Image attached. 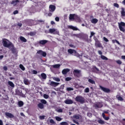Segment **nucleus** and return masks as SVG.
<instances>
[{
	"label": "nucleus",
	"instance_id": "nucleus-1",
	"mask_svg": "<svg viewBox=\"0 0 125 125\" xmlns=\"http://www.w3.org/2000/svg\"><path fill=\"white\" fill-rule=\"evenodd\" d=\"M75 101H76V102H79L81 104H83V103L85 102V100L84 98L82 96H77L75 98Z\"/></svg>",
	"mask_w": 125,
	"mask_h": 125
},
{
	"label": "nucleus",
	"instance_id": "nucleus-2",
	"mask_svg": "<svg viewBox=\"0 0 125 125\" xmlns=\"http://www.w3.org/2000/svg\"><path fill=\"white\" fill-rule=\"evenodd\" d=\"M8 41L7 39H3L2 40V43L3 44V47H7L8 48H9V47H10L11 46V45L13 44L12 43V42H9V43H7V41Z\"/></svg>",
	"mask_w": 125,
	"mask_h": 125
},
{
	"label": "nucleus",
	"instance_id": "nucleus-3",
	"mask_svg": "<svg viewBox=\"0 0 125 125\" xmlns=\"http://www.w3.org/2000/svg\"><path fill=\"white\" fill-rule=\"evenodd\" d=\"M81 71L78 70V69H75L73 71V75L74 76V77H77V78H80V77H81Z\"/></svg>",
	"mask_w": 125,
	"mask_h": 125
},
{
	"label": "nucleus",
	"instance_id": "nucleus-4",
	"mask_svg": "<svg viewBox=\"0 0 125 125\" xmlns=\"http://www.w3.org/2000/svg\"><path fill=\"white\" fill-rule=\"evenodd\" d=\"M9 49L12 51V53L13 54H17V50H16V48L14 47V45L13 44L11 45L9 48Z\"/></svg>",
	"mask_w": 125,
	"mask_h": 125
},
{
	"label": "nucleus",
	"instance_id": "nucleus-5",
	"mask_svg": "<svg viewBox=\"0 0 125 125\" xmlns=\"http://www.w3.org/2000/svg\"><path fill=\"white\" fill-rule=\"evenodd\" d=\"M27 23L29 26H34L35 25H37V21L33 20H28L27 21Z\"/></svg>",
	"mask_w": 125,
	"mask_h": 125
},
{
	"label": "nucleus",
	"instance_id": "nucleus-6",
	"mask_svg": "<svg viewBox=\"0 0 125 125\" xmlns=\"http://www.w3.org/2000/svg\"><path fill=\"white\" fill-rule=\"evenodd\" d=\"M100 88L103 91H104V92H105L106 93H109V92H111V90L108 88H105L102 86H100Z\"/></svg>",
	"mask_w": 125,
	"mask_h": 125
},
{
	"label": "nucleus",
	"instance_id": "nucleus-7",
	"mask_svg": "<svg viewBox=\"0 0 125 125\" xmlns=\"http://www.w3.org/2000/svg\"><path fill=\"white\" fill-rule=\"evenodd\" d=\"M37 54H39L41 56H42L43 57H45L46 56V52L43 51L42 50H39L37 52Z\"/></svg>",
	"mask_w": 125,
	"mask_h": 125
},
{
	"label": "nucleus",
	"instance_id": "nucleus-8",
	"mask_svg": "<svg viewBox=\"0 0 125 125\" xmlns=\"http://www.w3.org/2000/svg\"><path fill=\"white\" fill-rule=\"evenodd\" d=\"M5 115L7 119H13V118H14V115L12 114L11 113L6 112L5 113Z\"/></svg>",
	"mask_w": 125,
	"mask_h": 125
},
{
	"label": "nucleus",
	"instance_id": "nucleus-9",
	"mask_svg": "<svg viewBox=\"0 0 125 125\" xmlns=\"http://www.w3.org/2000/svg\"><path fill=\"white\" fill-rule=\"evenodd\" d=\"M94 107H95L96 109H97V108H102L103 107V104H102L101 102H98L94 104Z\"/></svg>",
	"mask_w": 125,
	"mask_h": 125
},
{
	"label": "nucleus",
	"instance_id": "nucleus-10",
	"mask_svg": "<svg viewBox=\"0 0 125 125\" xmlns=\"http://www.w3.org/2000/svg\"><path fill=\"white\" fill-rule=\"evenodd\" d=\"M56 9V7L54 5H50L49 7V10L50 12H54Z\"/></svg>",
	"mask_w": 125,
	"mask_h": 125
},
{
	"label": "nucleus",
	"instance_id": "nucleus-11",
	"mask_svg": "<svg viewBox=\"0 0 125 125\" xmlns=\"http://www.w3.org/2000/svg\"><path fill=\"white\" fill-rule=\"evenodd\" d=\"M59 84H60V83L54 82L53 81H51L50 83V85H51V86H54V87H56V86H58Z\"/></svg>",
	"mask_w": 125,
	"mask_h": 125
},
{
	"label": "nucleus",
	"instance_id": "nucleus-12",
	"mask_svg": "<svg viewBox=\"0 0 125 125\" xmlns=\"http://www.w3.org/2000/svg\"><path fill=\"white\" fill-rule=\"evenodd\" d=\"M95 45L96 47H102V44L100 42V41H99V40L95 42Z\"/></svg>",
	"mask_w": 125,
	"mask_h": 125
},
{
	"label": "nucleus",
	"instance_id": "nucleus-13",
	"mask_svg": "<svg viewBox=\"0 0 125 125\" xmlns=\"http://www.w3.org/2000/svg\"><path fill=\"white\" fill-rule=\"evenodd\" d=\"M69 71L70 69L69 68L64 69L62 70V75H67V73H69Z\"/></svg>",
	"mask_w": 125,
	"mask_h": 125
},
{
	"label": "nucleus",
	"instance_id": "nucleus-14",
	"mask_svg": "<svg viewBox=\"0 0 125 125\" xmlns=\"http://www.w3.org/2000/svg\"><path fill=\"white\" fill-rule=\"evenodd\" d=\"M47 40H41L39 42V44H42V45H44L45 43L47 42Z\"/></svg>",
	"mask_w": 125,
	"mask_h": 125
},
{
	"label": "nucleus",
	"instance_id": "nucleus-15",
	"mask_svg": "<svg viewBox=\"0 0 125 125\" xmlns=\"http://www.w3.org/2000/svg\"><path fill=\"white\" fill-rule=\"evenodd\" d=\"M64 103H65V104H73V102L72 100L69 99V100H66L64 101Z\"/></svg>",
	"mask_w": 125,
	"mask_h": 125
},
{
	"label": "nucleus",
	"instance_id": "nucleus-16",
	"mask_svg": "<svg viewBox=\"0 0 125 125\" xmlns=\"http://www.w3.org/2000/svg\"><path fill=\"white\" fill-rule=\"evenodd\" d=\"M8 84L10 85V86H11V87H12V88H14V87H15V85L14 84L13 82L11 81H8Z\"/></svg>",
	"mask_w": 125,
	"mask_h": 125
},
{
	"label": "nucleus",
	"instance_id": "nucleus-17",
	"mask_svg": "<svg viewBox=\"0 0 125 125\" xmlns=\"http://www.w3.org/2000/svg\"><path fill=\"white\" fill-rule=\"evenodd\" d=\"M18 2H19V0H13L11 1V3L15 6V5H16Z\"/></svg>",
	"mask_w": 125,
	"mask_h": 125
},
{
	"label": "nucleus",
	"instance_id": "nucleus-18",
	"mask_svg": "<svg viewBox=\"0 0 125 125\" xmlns=\"http://www.w3.org/2000/svg\"><path fill=\"white\" fill-rule=\"evenodd\" d=\"M69 18V20H75V14H70Z\"/></svg>",
	"mask_w": 125,
	"mask_h": 125
},
{
	"label": "nucleus",
	"instance_id": "nucleus-19",
	"mask_svg": "<svg viewBox=\"0 0 125 125\" xmlns=\"http://www.w3.org/2000/svg\"><path fill=\"white\" fill-rule=\"evenodd\" d=\"M74 37H76V38H79V39H81V38H83V34H73Z\"/></svg>",
	"mask_w": 125,
	"mask_h": 125
},
{
	"label": "nucleus",
	"instance_id": "nucleus-20",
	"mask_svg": "<svg viewBox=\"0 0 125 125\" xmlns=\"http://www.w3.org/2000/svg\"><path fill=\"white\" fill-rule=\"evenodd\" d=\"M20 39L21 42H27V39H25L24 37L21 36Z\"/></svg>",
	"mask_w": 125,
	"mask_h": 125
},
{
	"label": "nucleus",
	"instance_id": "nucleus-21",
	"mask_svg": "<svg viewBox=\"0 0 125 125\" xmlns=\"http://www.w3.org/2000/svg\"><path fill=\"white\" fill-rule=\"evenodd\" d=\"M102 117L105 121H109V119H110L109 117H106L105 113H102Z\"/></svg>",
	"mask_w": 125,
	"mask_h": 125
},
{
	"label": "nucleus",
	"instance_id": "nucleus-22",
	"mask_svg": "<svg viewBox=\"0 0 125 125\" xmlns=\"http://www.w3.org/2000/svg\"><path fill=\"white\" fill-rule=\"evenodd\" d=\"M68 28H69V29H71L72 30H73V31H78V28L72 25H69L68 26Z\"/></svg>",
	"mask_w": 125,
	"mask_h": 125
},
{
	"label": "nucleus",
	"instance_id": "nucleus-23",
	"mask_svg": "<svg viewBox=\"0 0 125 125\" xmlns=\"http://www.w3.org/2000/svg\"><path fill=\"white\" fill-rule=\"evenodd\" d=\"M121 14L122 16H123V17L125 16V8H121Z\"/></svg>",
	"mask_w": 125,
	"mask_h": 125
},
{
	"label": "nucleus",
	"instance_id": "nucleus-24",
	"mask_svg": "<svg viewBox=\"0 0 125 125\" xmlns=\"http://www.w3.org/2000/svg\"><path fill=\"white\" fill-rule=\"evenodd\" d=\"M38 107H39V108H40V109H43V108H44V105H43V104H42V103H39L38 104Z\"/></svg>",
	"mask_w": 125,
	"mask_h": 125
},
{
	"label": "nucleus",
	"instance_id": "nucleus-25",
	"mask_svg": "<svg viewBox=\"0 0 125 125\" xmlns=\"http://www.w3.org/2000/svg\"><path fill=\"white\" fill-rule=\"evenodd\" d=\"M38 24H44V21L42 20H38L37 21V25Z\"/></svg>",
	"mask_w": 125,
	"mask_h": 125
},
{
	"label": "nucleus",
	"instance_id": "nucleus-26",
	"mask_svg": "<svg viewBox=\"0 0 125 125\" xmlns=\"http://www.w3.org/2000/svg\"><path fill=\"white\" fill-rule=\"evenodd\" d=\"M91 23H92V24H96V23H97V22H98V20H97V19H93L91 21Z\"/></svg>",
	"mask_w": 125,
	"mask_h": 125
},
{
	"label": "nucleus",
	"instance_id": "nucleus-27",
	"mask_svg": "<svg viewBox=\"0 0 125 125\" xmlns=\"http://www.w3.org/2000/svg\"><path fill=\"white\" fill-rule=\"evenodd\" d=\"M74 52H76V50L72 49H69L68 50V53H70V54H73Z\"/></svg>",
	"mask_w": 125,
	"mask_h": 125
},
{
	"label": "nucleus",
	"instance_id": "nucleus-28",
	"mask_svg": "<svg viewBox=\"0 0 125 125\" xmlns=\"http://www.w3.org/2000/svg\"><path fill=\"white\" fill-rule=\"evenodd\" d=\"M88 81L90 83H91V84H95V81L91 79H89Z\"/></svg>",
	"mask_w": 125,
	"mask_h": 125
},
{
	"label": "nucleus",
	"instance_id": "nucleus-29",
	"mask_svg": "<svg viewBox=\"0 0 125 125\" xmlns=\"http://www.w3.org/2000/svg\"><path fill=\"white\" fill-rule=\"evenodd\" d=\"M112 43H117V44H119V45H121V43H120V42L119 41H118V40H112Z\"/></svg>",
	"mask_w": 125,
	"mask_h": 125
},
{
	"label": "nucleus",
	"instance_id": "nucleus-30",
	"mask_svg": "<svg viewBox=\"0 0 125 125\" xmlns=\"http://www.w3.org/2000/svg\"><path fill=\"white\" fill-rule=\"evenodd\" d=\"M16 94H17V95L21 96L23 93H22V92H20V90H16Z\"/></svg>",
	"mask_w": 125,
	"mask_h": 125
},
{
	"label": "nucleus",
	"instance_id": "nucleus-31",
	"mask_svg": "<svg viewBox=\"0 0 125 125\" xmlns=\"http://www.w3.org/2000/svg\"><path fill=\"white\" fill-rule=\"evenodd\" d=\"M49 32L50 34H53L54 32H56V29L55 28H50L49 30Z\"/></svg>",
	"mask_w": 125,
	"mask_h": 125
},
{
	"label": "nucleus",
	"instance_id": "nucleus-32",
	"mask_svg": "<svg viewBox=\"0 0 125 125\" xmlns=\"http://www.w3.org/2000/svg\"><path fill=\"white\" fill-rule=\"evenodd\" d=\"M116 98H117L118 100L119 101H124V99L123 97H121V96L117 95L116 96Z\"/></svg>",
	"mask_w": 125,
	"mask_h": 125
},
{
	"label": "nucleus",
	"instance_id": "nucleus-33",
	"mask_svg": "<svg viewBox=\"0 0 125 125\" xmlns=\"http://www.w3.org/2000/svg\"><path fill=\"white\" fill-rule=\"evenodd\" d=\"M41 77L42 78V79H43V80H46V74H45V73H42L41 74Z\"/></svg>",
	"mask_w": 125,
	"mask_h": 125
},
{
	"label": "nucleus",
	"instance_id": "nucleus-34",
	"mask_svg": "<svg viewBox=\"0 0 125 125\" xmlns=\"http://www.w3.org/2000/svg\"><path fill=\"white\" fill-rule=\"evenodd\" d=\"M98 123L100 125H105V122L101 119L98 120Z\"/></svg>",
	"mask_w": 125,
	"mask_h": 125
},
{
	"label": "nucleus",
	"instance_id": "nucleus-35",
	"mask_svg": "<svg viewBox=\"0 0 125 125\" xmlns=\"http://www.w3.org/2000/svg\"><path fill=\"white\" fill-rule=\"evenodd\" d=\"M23 105H24V103L22 101H21L18 102L19 107H23Z\"/></svg>",
	"mask_w": 125,
	"mask_h": 125
},
{
	"label": "nucleus",
	"instance_id": "nucleus-36",
	"mask_svg": "<svg viewBox=\"0 0 125 125\" xmlns=\"http://www.w3.org/2000/svg\"><path fill=\"white\" fill-rule=\"evenodd\" d=\"M3 100H4L5 101H7V100H9V97H8V95H5L4 98H3Z\"/></svg>",
	"mask_w": 125,
	"mask_h": 125
},
{
	"label": "nucleus",
	"instance_id": "nucleus-37",
	"mask_svg": "<svg viewBox=\"0 0 125 125\" xmlns=\"http://www.w3.org/2000/svg\"><path fill=\"white\" fill-rule=\"evenodd\" d=\"M73 118L76 120H80V115L76 114L73 116Z\"/></svg>",
	"mask_w": 125,
	"mask_h": 125
},
{
	"label": "nucleus",
	"instance_id": "nucleus-38",
	"mask_svg": "<svg viewBox=\"0 0 125 125\" xmlns=\"http://www.w3.org/2000/svg\"><path fill=\"white\" fill-rule=\"evenodd\" d=\"M56 120L58 122H61L62 121V119L61 117H59V116H56L55 117Z\"/></svg>",
	"mask_w": 125,
	"mask_h": 125
},
{
	"label": "nucleus",
	"instance_id": "nucleus-39",
	"mask_svg": "<svg viewBox=\"0 0 125 125\" xmlns=\"http://www.w3.org/2000/svg\"><path fill=\"white\" fill-rule=\"evenodd\" d=\"M93 71L95 73H97V72H99V69H98L96 66H95L93 68Z\"/></svg>",
	"mask_w": 125,
	"mask_h": 125
},
{
	"label": "nucleus",
	"instance_id": "nucleus-40",
	"mask_svg": "<svg viewBox=\"0 0 125 125\" xmlns=\"http://www.w3.org/2000/svg\"><path fill=\"white\" fill-rule=\"evenodd\" d=\"M23 83H24V84H25L26 85H28V83H29V80L27 79H24L23 80Z\"/></svg>",
	"mask_w": 125,
	"mask_h": 125
},
{
	"label": "nucleus",
	"instance_id": "nucleus-41",
	"mask_svg": "<svg viewBox=\"0 0 125 125\" xmlns=\"http://www.w3.org/2000/svg\"><path fill=\"white\" fill-rule=\"evenodd\" d=\"M101 58L103 60H108L107 58L106 57H105V56H104V55H101Z\"/></svg>",
	"mask_w": 125,
	"mask_h": 125
},
{
	"label": "nucleus",
	"instance_id": "nucleus-42",
	"mask_svg": "<svg viewBox=\"0 0 125 125\" xmlns=\"http://www.w3.org/2000/svg\"><path fill=\"white\" fill-rule=\"evenodd\" d=\"M60 66H61L60 64H58L53 65V67L54 68H56V69H58V68H60Z\"/></svg>",
	"mask_w": 125,
	"mask_h": 125
},
{
	"label": "nucleus",
	"instance_id": "nucleus-43",
	"mask_svg": "<svg viewBox=\"0 0 125 125\" xmlns=\"http://www.w3.org/2000/svg\"><path fill=\"white\" fill-rule=\"evenodd\" d=\"M121 26V27H125V23L121 21L120 23H119V26Z\"/></svg>",
	"mask_w": 125,
	"mask_h": 125
},
{
	"label": "nucleus",
	"instance_id": "nucleus-44",
	"mask_svg": "<svg viewBox=\"0 0 125 125\" xmlns=\"http://www.w3.org/2000/svg\"><path fill=\"white\" fill-rule=\"evenodd\" d=\"M20 68L22 71H25V67H24V66L22 64H20Z\"/></svg>",
	"mask_w": 125,
	"mask_h": 125
},
{
	"label": "nucleus",
	"instance_id": "nucleus-45",
	"mask_svg": "<svg viewBox=\"0 0 125 125\" xmlns=\"http://www.w3.org/2000/svg\"><path fill=\"white\" fill-rule=\"evenodd\" d=\"M53 79L54 81H55V82H60V79L59 78L54 77Z\"/></svg>",
	"mask_w": 125,
	"mask_h": 125
},
{
	"label": "nucleus",
	"instance_id": "nucleus-46",
	"mask_svg": "<svg viewBox=\"0 0 125 125\" xmlns=\"http://www.w3.org/2000/svg\"><path fill=\"white\" fill-rule=\"evenodd\" d=\"M119 28L120 31H121L122 32H125V28L124 27H123V26H119Z\"/></svg>",
	"mask_w": 125,
	"mask_h": 125
},
{
	"label": "nucleus",
	"instance_id": "nucleus-47",
	"mask_svg": "<svg viewBox=\"0 0 125 125\" xmlns=\"http://www.w3.org/2000/svg\"><path fill=\"white\" fill-rule=\"evenodd\" d=\"M74 19H75V20H78V21H81V19L80 18V17L78 16H75L74 17Z\"/></svg>",
	"mask_w": 125,
	"mask_h": 125
},
{
	"label": "nucleus",
	"instance_id": "nucleus-48",
	"mask_svg": "<svg viewBox=\"0 0 125 125\" xmlns=\"http://www.w3.org/2000/svg\"><path fill=\"white\" fill-rule=\"evenodd\" d=\"M41 102L42 104H46L47 102L45 101V100L42 99L41 100Z\"/></svg>",
	"mask_w": 125,
	"mask_h": 125
},
{
	"label": "nucleus",
	"instance_id": "nucleus-49",
	"mask_svg": "<svg viewBox=\"0 0 125 125\" xmlns=\"http://www.w3.org/2000/svg\"><path fill=\"white\" fill-rule=\"evenodd\" d=\"M72 121L74 124H76V125H80V123L78 122V121H76V120L73 119Z\"/></svg>",
	"mask_w": 125,
	"mask_h": 125
},
{
	"label": "nucleus",
	"instance_id": "nucleus-50",
	"mask_svg": "<svg viewBox=\"0 0 125 125\" xmlns=\"http://www.w3.org/2000/svg\"><path fill=\"white\" fill-rule=\"evenodd\" d=\"M61 125H68V123L66 122H62L60 123Z\"/></svg>",
	"mask_w": 125,
	"mask_h": 125
},
{
	"label": "nucleus",
	"instance_id": "nucleus-51",
	"mask_svg": "<svg viewBox=\"0 0 125 125\" xmlns=\"http://www.w3.org/2000/svg\"><path fill=\"white\" fill-rule=\"evenodd\" d=\"M66 90H67V91H71L72 90H74V88L72 87H67L66 88Z\"/></svg>",
	"mask_w": 125,
	"mask_h": 125
},
{
	"label": "nucleus",
	"instance_id": "nucleus-52",
	"mask_svg": "<svg viewBox=\"0 0 125 125\" xmlns=\"http://www.w3.org/2000/svg\"><path fill=\"white\" fill-rule=\"evenodd\" d=\"M50 124H52L53 125H54L55 124V122H54V120L53 119H50L49 121Z\"/></svg>",
	"mask_w": 125,
	"mask_h": 125
},
{
	"label": "nucleus",
	"instance_id": "nucleus-53",
	"mask_svg": "<svg viewBox=\"0 0 125 125\" xmlns=\"http://www.w3.org/2000/svg\"><path fill=\"white\" fill-rule=\"evenodd\" d=\"M71 80H72V78L71 77H66L65 78L66 82H69V81H71Z\"/></svg>",
	"mask_w": 125,
	"mask_h": 125
},
{
	"label": "nucleus",
	"instance_id": "nucleus-54",
	"mask_svg": "<svg viewBox=\"0 0 125 125\" xmlns=\"http://www.w3.org/2000/svg\"><path fill=\"white\" fill-rule=\"evenodd\" d=\"M114 6H115V7H117V8H119V7H120V6L119 5V4L117 3H114L113 4Z\"/></svg>",
	"mask_w": 125,
	"mask_h": 125
},
{
	"label": "nucleus",
	"instance_id": "nucleus-55",
	"mask_svg": "<svg viewBox=\"0 0 125 125\" xmlns=\"http://www.w3.org/2000/svg\"><path fill=\"white\" fill-rule=\"evenodd\" d=\"M43 97L45 98V99H48L49 96L45 94L43 95Z\"/></svg>",
	"mask_w": 125,
	"mask_h": 125
},
{
	"label": "nucleus",
	"instance_id": "nucleus-56",
	"mask_svg": "<svg viewBox=\"0 0 125 125\" xmlns=\"http://www.w3.org/2000/svg\"><path fill=\"white\" fill-rule=\"evenodd\" d=\"M116 63L117 64H119V65H121L122 62V61H121V60H118L116 61Z\"/></svg>",
	"mask_w": 125,
	"mask_h": 125
},
{
	"label": "nucleus",
	"instance_id": "nucleus-57",
	"mask_svg": "<svg viewBox=\"0 0 125 125\" xmlns=\"http://www.w3.org/2000/svg\"><path fill=\"white\" fill-rule=\"evenodd\" d=\"M84 92H85L86 93H88V92H89V88H86L84 89Z\"/></svg>",
	"mask_w": 125,
	"mask_h": 125
},
{
	"label": "nucleus",
	"instance_id": "nucleus-58",
	"mask_svg": "<svg viewBox=\"0 0 125 125\" xmlns=\"http://www.w3.org/2000/svg\"><path fill=\"white\" fill-rule=\"evenodd\" d=\"M45 117V116L44 115L40 116L39 117V119H40V120H44Z\"/></svg>",
	"mask_w": 125,
	"mask_h": 125
},
{
	"label": "nucleus",
	"instance_id": "nucleus-59",
	"mask_svg": "<svg viewBox=\"0 0 125 125\" xmlns=\"http://www.w3.org/2000/svg\"><path fill=\"white\" fill-rule=\"evenodd\" d=\"M103 40L104 41V42H109V40L106 37H104Z\"/></svg>",
	"mask_w": 125,
	"mask_h": 125
},
{
	"label": "nucleus",
	"instance_id": "nucleus-60",
	"mask_svg": "<svg viewBox=\"0 0 125 125\" xmlns=\"http://www.w3.org/2000/svg\"><path fill=\"white\" fill-rule=\"evenodd\" d=\"M8 68L7 67V66H4L3 67V70H4V71H7Z\"/></svg>",
	"mask_w": 125,
	"mask_h": 125
},
{
	"label": "nucleus",
	"instance_id": "nucleus-61",
	"mask_svg": "<svg viewBox=\"0 0 125 125\" xmlns=\"http://www.w3.org/2000/svg\"><path fill=\"white\" fill-rule=\"evenodd\" d=\"M55 20L56 21H57V22H59V21H60L59 17H56Z\"/></svg>",
	"mask_w": 125,
	"mask_h": 125
},
{
	"label": "nucleus",
	"instance_id": "nucleus-62",
	"mask_svg": "<svg viewBox=\"0 0 125 125\" xmlns=\"http://www.w3.org/2000/svg\"><path fill=\"white\" fill-rule=\"evenodd\" d=\"M33 73L34 75H37V74H38V71L37 70H34L33 71Z\"/></svg>",
	"mask_w": 125,
	"mask_h": 125
},
{
	"label": "nucleus",
	"instance_id": "nucleus-63",
	"mask_svg": "<svg viewBox=\"0 0 125 125\" xmlns=\"http://www.w3.org/2000/svg\"><path fill=\"white\" fill-rule=\"evenodd\" d=\"M29 35L31 36H34L35 35V33H34L33 32H30Z\"/></svg>",
	"mask_w": 125,
	"mask_h": 125
},
{
	"label": "nucleus",
	"instance_id": "nucleus-64",
	"mask_svg": "<svg viewBox=\"0 0 125 125\" xmlns=\"http://www.w3.org/2000/svg\"><path fill=\"white\" fill-rule=\"evenodd\" d=\"M13 14L15 15V14H18V10H15L13 12Z\"/></svg>",
	"mask_w": 125,
	"mask_h": 125
}]
</instances>
